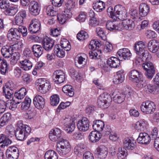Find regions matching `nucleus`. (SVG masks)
Listing matches in <instances>:
<instances>
[{
	"instance_id": "obj_1",
	"label": "nucleus",
	"mask_w": 159,
	"mask_h": 159,
	"mask_svg": "<svg viewBox=\"0 0 159 159\" xmlns=\"http://www.w3.org/2000/svg\"><path fill=\"white\" fill-rule=\"evenodd\" d=\"M145 47V44L142 41L139 42L135 44L134 49L138 55L135 59L136 64L140 63L148 57L149 53L147 50L144 49Z\"/></svg>"
},
{
	"instance_id": "obj_2",
	"label": "nucleus",
	"mask_w": 159,
	"mask_h": 159,
	"mask_svg": "<svg viewBox=\"0 0 159 159\" xmlns=\"http://www.w3.org/2000/svg\"><path fill=\"white\" fill-rule=\"evenodd\" d=\"M15 136L18 140L23 141L30 134L31 128L29 126L24 125L22 120L18 121Z\"/></svg>"
},
{
	"instance_id": "obj_3",
	"label": "nucleus",
	"mask_w": 159,
	"mask_h": 159,
	"mask_svg": "<svg viewBox=\"0 0 159 159\" xmlns=\"http://www.w3.org/2000/svg\"><path fill=\"white\" fill-rule=\"evenodd\" d=\"M127 11L125 7L120 5L115 7L113 12L110 11L111 18L115 20L117 19L120 20L125 19L127 17Z\"/></svg>"
},
{
	"instance_id": "obj_4",
	"label": "nucleus",
	"mask_w": 159,
	"mask_h": 159,
	"mask_svg": "<svg viewBox=\"0 0 159 159\" xmlns=\"http://www.w3.org/2000/svg\"><path fill=\"white\" fill-rule=\"evenodd\" d=\"M36 85L38 90L42 93H47L51 87L50 83L43 79H39Z\"/></svg>"
},
{
	"instance_id": "obj_5",
	"label": "nucleus",
	"mask_w": 159,
	"mask_h": 159,
	"mask_svg": "<svg viewBox=\"0 0 159 159\" xmlns=\"http://www.w3.org/2000/svg\"><path fill=\"white\" fill-rule=\"evenodd\" d=\"M156 108L154 103L149 101L143 102L141 106V111L146 114L152 113L155 111Z\"/></svg>"
},
{
	"instance_id": "obj_6",
	"label": "nucleus",
	"mask_w": 159,
	"mask_h": 159,
	"mask_svg": "<svg viewBox=\"0 0 159 159\" xmlns=\"http://www.w3.org/2000/svg\"><path fill=\"white\" fill-rule=\"evenodd\" d=\"M142 67L146 71L145 75L149 79H151L155 74L153 64L150 62H145L142 64Z\"/></svg>"
},
{
	"instance_id": "obj_7",
	"label": "nucleus",
	"mask_w": 159,
	"mask_h": 159,
	"mask_svg": "<svg viewBox=\"0 0 159 159\" xmlns=\"http://www.w3.org/2000/svg\"><path fill=\"white\" fill-rule=\"evenodd\" d=\"M62 131L58 128L52 129L49 134V139L53 141H58L59 142L62 139Z\"/></svg>"
},
{
	"instance_id": "obj_8",
	"label": "nucleus",
	"mask_w": 159,
	"mask_h": 159,
	"mask_svg": "<svg viewBox=\"0 0 159 159\" xmlns=\"http://www.w3.org/2000/svg\"><path fill=\"white\" fill-rule=\"evenodd\" d=\"M7 37L10 41H16L20 38V34L17 28H11L8 31Z\"/></svg>"
},
{
	"instance_id": "obj_9",
	"label": "nucleus",
	"mask_w": 159,
	"mask_h": 159,
	"mask_svg": "<svg viewBox=\"0 0 159 159\" xmlns=\"http://www.w3.org/2000/svg\"><path fill=\"white\" fill-rule=\"evenodd\" d=\"M13 47L18 48L17 44H14L12 46L6 45L2 47L1 49V52L2 55L5 58H8L10 57L12 52H13Z\"/></svg>"
},
{
	"instance_id": "obj_10",
	"label": "nucleus",
	"mask_w": 159,
	"mask_h": 159,
	"mask_svg": "<svg viewBox=\"0 0 159 159\" xmlns=\"http://www.w3.org/2000/svg\"><path fill=\"white\" fill-rule=\"evenodd\" d=\"M78 129L81 131H86L88 130L89 126V122L86 117H83L79 120L77 124Z\"/></svg>"
},
{
	"instance_id": "obj_11",
	"label": "nucleus",
	"mask_w": 159,
	"mask_h": 159,
	"mask_svg": "<svg viewBox=\"0 0 159 159\" xmlns=\"http://www.w3.org/2000/svg\"><path fill=\"white\" fill-rule=\"evenodd\" d=\"M112 95L114 96L113 99L114 102L117 103H121L123 102L126 96L125 93H119L117 90H115L112 93Z\"/></svg>"
},
{
	"instance_id": "obj_12",
	"label": "nucleus",
	"mask_w": 159,
	"mask_h": 159,
	"mask_svg": "<svg viewBox=\"0 0 159 159\" xmlns=\"http://www.w3.org/2000/svg\"><path fill=\"white\" fill-rule=\"evenodd\" d=\"M74 120L71 117L66 118L64 120V123L66 127V130L70 133L74 131L75 128Z\"/></svg>"
},
{
	"instance_id": "obj_13",
	"label": "nucleus",
	"mask_w": 159,
	"mask_h": 159,
	"mask_svg": "<svg viewBox=\"0 0 159 159\" xmlns=\"http://www.w3.org/2000/svg\"><path fill=\"white\" fill-rule=\"evenodd\" d=\"M142 76V74L141 72L135 70L130 71L128 75L130 80L135 82H137L141 79Z\"/></svg>"
},
{
	"instance_id": "obj_14",
	"label": "nucleus",
	"mask_w": 159,
	"mask_h": 159,
	"mask_svg": "<svg viewBox=\"0 0 159 159\" xmlns=\"http://www.w3.org/2000/svg\"><path fill=\"white\" fill-rule=\"evenodd\" d=\"M34 105L38 109H43L44 107L45 99L39 95H36L33 101Z\"/></svg>"
},
{
	"instance_id": "obj_15",
	"label": "nucleus",
	"mask_w": 159,
	"mask_h": 159,
	"mask_svg": "<svg viewBox=\"0 0 159 159\" xmlns=\"http://www.w3.org/2000/svg\"><path fill=\"white\" fill-rule=\"evenodd\" d=\"M115 20H109L107 23L106 26L107 29L111 31L121 30V26L120 23H117Z\"/></svg>"
},
{
	"instance_id": "obj_16",
	"label": "nucleus",
	"mask_w": 159,
	"mask_h": 159,
	"mask_svg": "<svg viewBox=\"0 0 159 159\" xmlns=\"http://www.w3.org/2000/svg\"><path fill=\"white\" fill-rule=\"evenodd\" d=\"M117 57L119 59L124 60L128 59L131 56V53L129 50L127 48H123L118 50Z\"/></svg>"
},
{
	"instance_id": "obj_17",
	"label": "nucleus",
	"mask_w": 159,
	"mask_h": 159,
	"mask_svg": "<svg viewBox=\"0 0 159 159\" xmlns=\"http://www.w3.org/2000/svg\"><path fill=\"white\" fill-rule=\"evenodd\" d=\"M40 23L39 21L37 19L32 20L28 28V30L31 33H35L40 28Z\"/></svg>"
},
{
	"instance_id": "obj_18",
	"label": "nucleus",
	"mask_w": 159,
	"mask_h": 159,
	"mask_svg": "<svg viewBox=\"0 0 159 159\" xmlns=\"http://www.w3.org/2000/svg\"><path fill=\"white\" fill-rule=\"evenodd\" d=\"M29 10L32 15H37L39 13L40 7L37 2L34 1H31L29 6Z\"/></svg>"
},
{
	"instance_id": "obj_19",
	"label": "nucleus",
	"mask_w": 159,
	"mask_h": 159,
	"mask_svg": "<svg viewBox=\"0 0 159 159\" xmlns=\"http://www.w3.org/2000/svg\"><path fill=\"white\" fill-rule=\"evenodd\" d=\"M122 22L120 23L121 26V30L124 28L126 30H131L133 29L135 27V23L132 20L127 19L126 18L124 20H121Z\"/></svg>"
},
{
	"instance_id": "obj_20",
	"label": "nucleus",
	"mask_w": 159,
	"mask_h": 159,
	"mask_svg": "<svg viewBox=\"0 0 159 159\" xmlns=\"http://www.w3.org/2000/svg\"><path fill=\"white\" fill-rule=\"evenodd\" d=\"M151 139V137L148 134L145 132L141 133L139 134L137 141L140 143L148 144L150 142Z\"/></svg>"
},
{
	"instance_id": "obj_21",
	"label": "nucleus",
	"mask_w": 159,
	"mask_h": 159,
	"mask_svg": "<svg viewBox=\"0 0 159 159\" xmlns=\"http://www.w3.org/2000/svg\"><path fill=\"white\" fill-rule=\"evenodd\" d=\"M148 48L151 52L157 53L159 49V42L155 39L151 40L148 43Z\"/></svg>"
},
{
	"instance_id": "obj_22",
	"label": "nucleus",
	"mask_w": 159,
	"mask_h": 159,
	"mask_svg": "<svg viewBox=\"0 0 159 159\" xmlns=\"http://www.w3.org/2000/svg\"><path fill=\"white\" fill-rule=\"evenodd\" d=\"M42 44L44 49L49 51L51 49L54 44V41L48 37L44 38L42 41Z\"/></svg>"
},
{
	"instance_id": "obj_23",
	"label": "nucleus",
	"mask_w": 159,
	"mask_h": 159,
	"mask_svg": "<svg viewBox=\"0 0 159 159\" xmlns=\"http://www.w3.org/2000/svg\"><path fill=\"white\" fill-rule=\"evenodd\" d=\"M120 60L116 57H112L109 58L107 61V64L110 67L114 68H117L120 65Z\"/></svg>"
},
{
	"instance_id": "obj_24",
	"label": "nucleus",
	"mask_w": 159,
	"mask_h": 159,
	"mask_svg": "<svg viewBox=\"0 0 159 159\" xmlns=\"http://www.w3.org/2000/svg\"><path fill=\"white\" fill-rule=\"evenodd\" d=\"M136 143L133 139L127 138H125L123 141V146L124 148L130 149L132 148H138Z\"/></svg>"
},
{
	"instance_id": "obj_25",
	"label": "nucleus",
	"mask_w": 159,
	"mask_h": 159,
	"mask_svg": "<svg viewBox=\"0 0 159 159\" xmlns=\"http://www.w3.org/2000/svg\"><path fill=\"white\" fill-rule=\"evenodd\" d=\"M125 79V76L124 71L119 70L117 72L113 79V82L115 84H119L123 82Z\"/></svg>"
},
{
	"instance_id": "obj_26",
	"label": "nucleus",
	"mask_w": 159,
	"mask_h": 159,
	"mask_svg": "<svg viewBox=\"0 0 159 159\" xmlns=\"http://www.w3.org/2000/svg\"><path fill=\"white\" fill-rule=\"evenodd\" d=\"M101 136V134L99 132L96 131H92L89 134V138L91 142L96 143L99 140Z\"/></svg>"
},
{
	"instance_id": "obj_27",
	"label": "nucleus",
	"mask_w": 159,
	"mask_h": 159,
	"mask_svg": "<svg viewBox=\"0 0 159 159\" xmlns=\"http://www.w3.org/2000/svg\"><path fill=\"white\" fill-rule=\"evenodd\" d=\"M20 68L25 70H30L33 66L32 62L27 59L20 61Z\"/></svg>"
},
{
	"instance_id": "obj_28",
	"label": "nucleus",
	"mask_w": 159,
	"mask_h": 159,
	"mask_svg": "<svg viewBox=\"0 0 159 159\" xmlns=\"http://www.w3.org/2000/svg\"><path fill=\"white\" fill-rule=\"evenodd\" d=\"M92 126L93 129L96 131L98 132L102 131L103 130L104 123L101 120H96L93 121Z\"/></svg>"
},
{
	"instance_id": "obj_29",
	"label": "nucleus",
	"mask_w": 159,
	"mask_h": 159,
	"mask_svg": "<svg viewBox=\"0 0 159 159\" xmlns=\"http://www.w3.org/2000/svg\"><path fill=\"white\" fill-rule=\"evenodd\" d=\"M1 135L0 138V148H7V146L11 143V141L4 135L2 134Z\"/></svg>"
},
{
	"instance_id": "obj_30",
	"label": "nucleus",
	"mask_w": 159,
	"mask_h": 159,
	"mask_svg": "<svg viewBox=\"0 0 159 159\" xmlns=\"http://www.w3.org/2000/svg\"><path fill=\"white\" fill-rule=\"evenodd\" d=\"M7 150L6 157L8 159H17L19 155V150Z\"/></svg>"
},
{
	"instance_id": "obj_31",
	"label": "nucleus",
	"mask_w": 159,
	"mask_h": 159,
	"mask_svg": "<svg viewBox=\"0 0 159 159\" xmlns=\"http://www.w3.org/2000/svg\"><path fill=\"white\" fill-rule=\"evenodd\" d=\"M32 49L34 56L37 57H39L43 53V49L41 45H34L32 47Z\"/></svg>"
},
{
	"instance_id": "obj_32",
	"label": "nucleus",
	"mask_w": 159,
	"mask_h": 159,
	"mask_svg": "<svg viewBox=\"0 0 159 159\" xmlns=\"http://www.w3.org/2000/svg\"><path fill=\"white\" fill-rule=\"evenodd\" d=\"M149 11V7L145 3H141L139 7V14L141 16L147 15Z\"/></svg>"
},
{
	"instance_id": "obj_33",
	"label": "nucleus",
	"mask_w": 159,
	"mask_h": 159,
	"mask_svg": "<svg viewBox=\"0 0 159 159\" xmlns=\"http://www.w3.org/2000/svg\"><path fill=\"white\" fill-rule=\"evenodd\" d=\"M157 129L154 128L152 130L151 133V137L152 139H155L154 146L156 149L159 148V137H157L158 134Z\"/></svg>"
},
{
	"instance_id": "obj_34",
	"label": "nucleus",
	"mask_w": 159,
	"mask_h": 159,
	"mask_svg": "<svg viewBox=\"0 0 159 159\" xmlns=\"http://www.w3.org/2000/svg\"><path fill=\"white\" fill-rule=\"evenodd\" d=\"M57 148H61V149H67L71 148L69 142L66 140L62 139L59 142H57Z\"/></svg>"
},
{
	"instance_id": "obj_35",
	"label": "nucleus",
	"mask_w": 159,
	"mask_h": 159,
	"mask_svg": "<svg viewBox=\"0 0 159 159\" xmlns=\"http://www.w3.org/2000/svg\"><path fill=\"white\" fill-rule=\"evenodd\" d=\"M8 65L6 61L0 58V72L1 74L5 75L8 71Z\"/></svg>"
},
{
	"instance_id": "obj_36",
	"label": "nucleus",
	"mask_w": 159,
	"mask_h": 159,
	"mask_svg": "<svg viewBox=\"0 0 159 159\" xmlns=\"http://www.w3.org/2000/svg\"><path fill=\"white\" fill-rule=\"evenodd\" d=\"M105 7V3L100 0L95 1L93 3V8L97 12L102 11L104 9Z\"/></svg>"
},
{
	"instance_id": "obj_37",
	"label": "nucleus",
	"mask_w": 159,
	"mask_h": 159,
	"mask_svg": "<svg viewBox=\"0 0 159 159\" xmlns=\"http://www.w3.org/2000/svg\"><path fill=\"white\" fill-rule=\"evenodd\" d=\"M63 92L65 94L70 97H72L74 95V89L72 86L70 85H66L64 86L62 89Z\"/></svg>"
},
{
	"instance_id": "obj_38",
	"label": "nucleus",
	"mask_w": 159,
	"mask_h": 159,
	"mask_svg": "<svg viewBox=\"0 0 159 159\" xmlns=\"http://www.w3.org/2000/svg\"><path fill=\"white\" fill-rule=\"evenodd\" d=\"M11 117V115L9 113L4 114L0 119V126H3L7 125Z\"/></svg>"
},
{
	"instance_id": "obj_39",
	"label": "nucleus",
	"mask_w": 159,
	"mask_h": 159,
	"mask_svg": "<svg viewBox=\"0 0 159 159\" xmlns=\"http://www.w3.org/2000/svg\"><path fill=\"white\" fill-rule=\"evenodd\" d=\"M54 52L55 54L59 57H63L65 55V50L63 48H61L58 44L55 45Z\"/></svg>"
},
{
	"instance_id": "obj_40",
	"label": "nucleus",
	"mask_w": 159,
	"mask_h": 159,
	"mask_svg": "<svg viewBox=\"0 0 159 159\" xmlns=\"http://www.w3.org/2000/svg\"><path fill=\"white\" fill-rule=\"evenodd\" d=\"M27 93L26 89L25 88L22 87L17 92L14 93V96L18 99L21 100L23 99Z\"/></svg>"
},
{
	"instance_id": "obj_41",
	"label": "nucleus",
	"mask_w": 159,
	"mask_h": 159,
	"mask_svg": "<svg viewBox=\"0 0 159 159\" xmlns=\"http://www.w3.org/2000/svg\"><path fill=\"white\" fill-rule=\"evenodd\" d=\"M45 159H58L56 152L53 150H49L44 155Z\"/></svg>"
},
{
	"instance_id": "obj_42",
	"label": "nucleus",
	"mask_w": 159,
	"mask_h": 159,
	"mask_svg": "<svg viewBox=\"0 0 159 159\" xmlns=\"http://www.w3.org/2000/svg\"><path fill=\"white\" fill-rule=\"evenodd\" d=\"M61 48L67 51H69L71 49V46L69 41L65 39H61Z\"/></svg>"
},
{
	"instance_id": "obj_43",
	"label": "nucleus",
	"mask_w": 159,
	"mask_h": 159,
	"mask_svg": "<svg viewBox=\"0 0 159 159\" xmlns=\"http://www.w3.org/2000/svg\"><path fill=\"white\" fill-rule=\"evenodd\" d=\"M146 124L143 120H140L137 122L135 124L134 128L139 132L143 131L146 128Z\"/></svg>"
},
{
	"instance_id": "obj_44",
	"label": "nucleus",
	"mask_w": 159,
	"mask_h": 159,
	"mask_svg": "<svg viewBox=\"0 0 159 159\" xmlns=\"http://www.w3.org/2000/svg\"><path fill=\"white\" fill-rule=\"evenodd\" d=\"M107 153V152L105 150H96L95 151L96 157L100 159L105 158Z\"/></svg>"
},
{
	"instance_id": "obj_45",
	"label": "nucleus",
	"mask_w": 159,
	"mask_h": 159,
	"mask_svg": "<svg viewBox=\"0 0 159 159\" xmlns=\"http://www.w3.org/2000/svg\"><path fill=\"white\" fill-rule=\"evenodd\" d=\"M157 83L153 84H149L147 86L145 89L147 93H154V92H157Z\"/></svg>"
},
{
	"instance_id": "obj_46",
	"label": "nucleus",
	"mask_w": 159,
	"mask_h": 159,
	"mask_svg": "<svg viewBox=\"0 0 159 159\" xmlns=\"http://www.w3.org/2000/svg\"><path fill=\"white\" fill-rule=\"evenodd\" d=\"M36 113V110L34 108H32L26 112L24 115V117L27 119H31L35 116Z\"/></svg>"
},
{
	"instance_id": "obj_47",
	"label": "nucleus",
	"mask_w": 159,
	"mask_h": 159,
	"mask_svg": "<svg viewBox=\"0 0 159 159\" xmlns=\"http://www.w3.org/2000/svg\"><path fill=\"white\" fill-rule=\"evenodd\" d=\"M17 11V8L14 7L10 6L5 11V13L9 16H14Z\"/></svg>"
},
{
	"instance_id": "obj_48",
	"label": "nucleus",
	"mask_w": 159,
	"mask_h": 159,
	"mask_svg": "<svg viewBox=\"0 0 159 159\" xmlns=\"http://www.w3.org/2000/svg\"><path fill=\"white\" fill-rule=\"evenodd\" d=\"M31 102V99L30 98L26 97L24 102L21 103V109L25 110L28 109L30 106Z\"/></svg>"
},
{
	"instance_id": "obj_49",
	"label": "nucleus",
	"mask_w": 159,
	"mask_h": 159,
	"mask_svg": "<svg viewBox=\"0 0 159 159\" xmlns=\"http://www.w3.org/2000/svg\"><path fill=\"white\" fill-rule=\"evenodd\" d=\"M60 98L57 94H53L50 97V103L52 106H56L59 102Z\"/></svg>"
},
{
	"instance_id": "obj_50",
	"label": "nucleus",
	"mask_w": 159,
	"mask_h": 159,
	"mask_svg": "<svg viewBox=\"0 0 159 159\" xmlns=\"http://www.w3.org/2000/svg\"><path fill=\"white\" fill-rule=\"evenodd\" d=\"M89 37L88 34L85 31L81 30L77 35V38L80 40H85Z\"/></svg>"
},
{
	"instance_id": "obj_51",
	"label": "nucleus",
	"mask_w": 159,
	"mask_h": 159,
	"mask_svg": "<svg viewBox=\"0 0 159 159\" xmlns=\"http://www.w3.org/2000/svg\"><path fill=\"white\" fill-rule=\"evenodd\" d=\"M96 32L98 36L102 39L105 40L106 39V36L103 29L100 27H97L96 29Z\"/></svg>"
},
{
	"instance_id": "obj_52",
	"label": "nucleus",
	"mask_w": 159,
	"mask_h": 159,
	"mask_svg": "<svg viewBox=\"0 0 159 159\" xmlns=\"http://www.w3.org/2000/svg\"><path fill=\"white\" fill-rule=\"evenodd\" d=\"M53 9L54 8L52 5L47 6L46 8V12L47 14L51 16H56L57 13L53 10Z\"/></svg>"
},
{
	"instance_id": "obj_53",
	"label": "nucleus",
	"mask_w": 159,
	"mask_h": 159,
	"mask_svg": "<svg viewBox=\"0 0 159 159\" xmlns=\"http://www.w3.org/2000/svg\"><path fill=\"white\" fill-rule=\"evenodd\" d=\"M100 45L99 42L95 40H91L89 45V48L93 50H97Z\"/></svg>"
},
{
	"instance_id": "obj_54",
	"label": "nucleus",
	"mask_w": 159,
	"mask_h": 159,
	"mask_svg": "<svg viewBox=\"0 0 159 159\" xmlns=\"http://www.w3.org/2000/svg\"><path fill=\"white\" fill-rule=\"evenodd\" d=\"M129 14L130 18L133 19L137 20L140 18L139 16V13H138V11L135 9H131L129 11Z\"/></svg>"
},
{
	"instance_id": "obj_55",
	"label": "nucleus",
	"mask_w": 159,
	"mask_h": 159,
	"mask_svg": "<svg viewBox=\"0 0 159 159\" xmlns=\"http://www.w3.org/2000/svg\"><path fill=\"white\" fill-rule=\"evenodd\" d=\"M99 97L103 99L108 106L109 105L110 102L111 101V99L110 96L109 94H107L106 93H103L101 94Z\"/></svg>"
},
{
	"instance_id": "obj_56",
	"label": "nucleus",
	"mask_w": 159,
	"mask_h": 159,
	"mask_svg": "<svg viewBox=\"0 0 159 159\" xmlns=\"http://www.w3.org/2000/svg\"><path fill=\"white\" fill-rule=\"evenodd\" d=\"M17 29L20 34V36L22 34L23 37H25L27 34V28L24 26L20 25Z\"/></svg>"
},
{
	"instance_id": "obj_57",
	"label": "nucleus",
	"mask_w": 159,
	"mask_h": 159,
	"mask_svg": "<svg viewBox=\"0 0 159 159\" xmlns=\"http://www.w3.org/2000/svg\"><path fill=\"white\" fill-rule=\"evenodd\" d=\"M10 6V3L8 0H0V7L1 9L5 10Z\"/></svg>"
},
{
	"instance_id": "obj_58",
	"label": "nucleus",
	"mask_w": 159,
	"mask_h": 159,
	"mask_svg": "<svg viewBox=\"0 0 159 159\" xmlns=\"http://www.w3.org/2000/svg\"><path fill=\"white\" fill-rule=\"evenodd\" d=\"M97 103L98 106L103 109L107 108L109 106L106 102L99 97H98Z\"/></svg>"
},
{
	"instance_id": "obj_59",
	"label": "nucleus",
	"mask_w": 159,
	"mask_h": 159,
	"mask_svg": "<svg viewBox=\"0 0 159 159\" xmlns=\"http://www.w3.org/2000/svg\"><path fill=\"white\" fill-rule=\"evenodd\" d=\"M53 79L54 81L57 83L61 84L64 82L65 80V75H62L58 76H53Z\"/></svg>"
},
{
	"instance_id": "obj_60",
	"label": "nucleus",
	"mask_w": 159,
	"mask_h": 159,
	"mask_svg": "<svg viewBox=\"0 0 159 159\" xmlns=\"http://www.w3.org/2000/svg\"><path fill=\"white\" fill-rule=\"evenodd\" d=\"M87 18L86 13L85 12L81 11L79 14L77 18V20L80 22H84Z\"/></svg>"
},
{
	"instance_id": "obj_61",
	"label": "nucleus",
	"mask_w": 159,
	"mask_h": 159,
	"mask_svg": "<svg viewBox=\"0 0 159 159\" xmlns=\"http://www.w3.org/2000/svg\"><path fill=\"white\" fill-rule=\"evenodd\" d=\"M3 94L5 95L6 98L7 99H10L11 97L12 96L13 94L14 93V91L13 89H7L6 91L3 89Z\"/></svg>"
},
{
	"instance_id": "obj_62",
	"label": "nucleus",
	"mask_w": 159,
	"mask_h": 159,
	"mask_svg": "<svg viewBox=\"0 0 159 159\" xmlns=\"http://www.w3.org/2000/svg\"><path fill=\"white\" fill-rule=\"evenodd\" d=\"M113 49L112 45L109 42L106 43L105 45L104 46L103 51L106 53L110 52Z\"/></svg>"
},
{
	"instance_id": "obj_63",
	"label": "nucleus",
	"mask_w": 159,
	"mask_h": 159,
	"mask_svg": "<svg viewBox=\"0 0 159 159\" xmlns=\"http://www.w3.org/2000/svg\"><path fill=\"white\" fill-rule=\"evenodd\" d=\"M13 72L14 76L17 78H19L21 76L22 71L20 68L16 67L14 69Z\"/></svg>"
},
{
	"instance_id": "obj_64",
	"label": "nucleus",
	"mask_w": 159,
	"mask_h": 159,
	"mask_svg": "<svg viewBox=\"0 0 159 159\" xmlns=\"http://www.w3.org/2000/svg\"><path fill=\"white\" fill-rule=\"evenodd\" d=\"M84 56H86L85 54H83L82 55L78 57L77 60L78 63L80 65H82V66L85 64L86 61V60L84 57Z\"/></svg>"
}]
</instances>
